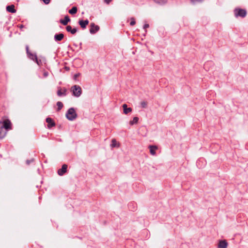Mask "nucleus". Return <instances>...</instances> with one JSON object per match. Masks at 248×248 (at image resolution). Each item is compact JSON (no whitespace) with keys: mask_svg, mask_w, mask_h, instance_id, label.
Wrapping results in <instances>:
<instances>
[{"mask_svg":"<svg viewBox=\"0 0 248 248\" xmlns=\"http://www.w3.org/2000/svg\"><path fill=\"white\" fill-rule=\"evenodd\" d=\"M140 106L142 108H146L147 107V102L146 101H142L140 102Z\"/></svg>","mask_w":248,"mask_h":248,"instance_id":"b1692460","label":"nucleus"},{"mask_svg":"<svg viewBox=\"0 0 248 248\" xmlns=\"http://www.w3.org/2000/svg\"><path fill=\"white\" fill-rule=\"evenodd\" d=\"M37 63L38 64V65L39 66H40V63L37 62Z\"/></svg>","mask_w":248,"mask_h":248,"instance_id":"2f4dec72","label":"nucleus"},{"mask_svg":"<svg viewBox=\"0 0 248 248\" xmlns=\"http://www.w3.org/2000/svg\"><path fill=\"white\" fill-rule=\"evenodd\" d=\"M149 25L148 24H145L143 26V29H146V28H149Z\"/></svg>","mask_w":248,"mask_h":248,"instance_id":"cd10ccee","label":"nucleus"},{"mask_svg":"<svg viewBox=\"0 0 248 248\" xmlns=\"http://www.w3.org/2000/svg\"><path fill=\"white\" fill-rule=\"evenodd\" d=\"M78 11V9L77 7L74 6L71 9L69 10V13L71 15H74L77 13Z\"/></svg>","mask_w":248,"mask_h":248,"instance_id":"6ab92c4d","label":"nucleus"},{"mask_svg":"<svg viewBox=\"0 0 248 248\" xmlns=\"http://www.w3.org/2000/svg\"><path fill=\"white\" fill-rule=\"evenodd\" d=\"M123 108L124 109V113L125 114H127L128 113L132 111V108H127V106L126 104H124L123 105Z\"/></svg>","mask_w":248,"mask_h":248,"instance_id":"4468645a","label":"nucleus"},{"mask_svg":"<svg viewBox=\"0 0 248 248\" xmlns=\"http://www.w3.org/2000/svg\"><path fill=\"white\" fill-rule=\"evenodd\" d=\"M234 13L236 17H244L247 15V11L245 9L236 8L234 10Z\"/></svg>","mask_w":248,"mask_h":248,"instance_id":"20e7f679","label":"nucleus"},{"mask_svg":"<svg viewBox=\"0 0 248 248\" xmlns=\"http://www.w3.org/2000/svg\"><path fill=\"white\" fill-rule=\"evenodd\" d=\"M26 50L27 54L28 57L31 60L34 61L35 62H41L42 61H46L45 57H41V58H38L36 54L35 53H32L29 50V47L28 45L26 46Z\"/></svg>","mask_w":248,"mask_h":248,"instance_id":"f257e3e1","label":"nucleus"},{"mask_svg":"<svg viewBox=\"0 0 248 248\" xmlns=\"http://www.w3.org/2000/svg\"><path fill=\"white\" fill-rule=\"evenodd\" d=\"M66 89H64L62 92L61 89H60L57 91V95L59 96H65L66 95Z\"/></svg>","mask_w":248,"mask_h":248,"instance_id":"a211bd4d","label":"nucleus"},{"mask_svg":"<svg viewBox=\"0 0 248 248\" xmlns=\"http://www.w3.org/2000/svg\"><path fill=\"white\" fill-rule=\"evenodd\" d=\"M64 37V35L63 33H59V34H56L54 35V39L56 41H60Z\"/></svg>","mask_w":248,"mask_h":248,"instance_id":"ddd939ff","label":"nucleus"},{"mask_svg":"<svg viewBox=\"0 0 248 248\" xmlns=\"http://www.w3.org/2000/svg\"><path fill=\"white\" fill-rule=\"evenodd\" d=\"M57 106L58 107L57 111H60L63 107V104L60 101L57 103Z\"/></svg>","mask_w":248,"mask_h":248,"instance_id":"4be33fe9","label":"nucleus"},{"mask_svg":"<svg viewBox=\"0 0 248 248\" xmlns=\"http://www.w3.org/2000/svg\"><path fill=\"white\" fill-rule=\"evenodd\" d=\"M138 121H139V118L137 117H134L132 121H130V122H129V124L131 125L134 124H136L137 123H138Z\"/></svg>","mask_w":248,"mask_h":248,"instance_id":"412c9836","label":"nucleus"},{"mask_svg":"<svg viewBox=\"0 0 248 248\" xmlns=\"http://www.w3.org/2000/svg\"><path fill=\"white\" fill-rule=\"evenodd\" d=\"M130 20H131V22L130 23V26H134V25H135L136 24V21H135V19L134 17H131L130 18Z\"/></svg>","mask_w":248,"mask_h":248,"instance_id":"a878e982","label":"nucleus"},{"mask_svg":"<svg viewBox=\"0 0 248 248\" xmlns=\"http://www.w3.org/2000/svg\"><path fill=\"white\" fill-rule=\"evenodd\" d=\"M90 26V32L91 34H94L99 30V27L98 25H95L94 23H91Z\"/></svg>","mask_w":248,"mask_h":248,"instance_id":"423d86ee","label":"nucleus"},{"mask_svg":"<svg viewBox=\"0 0 248 248\" xmlns=\"http://www.w3.org/2000/svg\"><path fill=\"white\" fill-rule=\"evenodd\" d=\"M70 21V19L68 16H66L64 17V19H61L60 22L63 25H66Z\"/></svg>","mask_w":248,"mask_h":248,"instance_id":"f8f14e48","label":"nucleus"},{"mask_svg":"<svg viewBox=\"0 0 248 248\" xmlns=\"http://www.w3.org/2000/svg\"><path fill=\"white\" fill-rule=\"evenodd\" d=\"M7 130L3 128L1 126H0V139H3L5 137L7 134Z\"/></svg>","mask_w":248,"mask_h":248,"instance_id":"9d476101","label":"nucleus"},{"mask_svg":"<svg viewBox=\"0 0 248 248\" xmlns=\"http://www.w3.org/2000/svg\"><path fill=\"white\" fill-rule=\"evenodd\" d=\"M150 149V152L152 155H155L156 154L155 150L157 149V147L156 146L150 145L149 146Z\"/></svg>","mask_w":248,"mask_h":248,"instance_id":"dca6fc26","label":"nucleus"},{"mask_svg":"<svg viewBox=\"0 0 248 248\" xmlns=\"http://www.w3.org/2000/svg\"><path fill=\"white\" fill-rule=\"evenodd\" d=\"M66 117L70 121H73L77 117V114L73 108L68 109L66 113Z\"/></svg>","mask_w":248,"mask_h":248,"instance_id":"f03ea898","label":"nucleus"},{"mask_svg":"<svg viewBox=\"0 0 248 248\" xmlns=\"http://www.w3.org/2000/svg\"><path fill=\"white\" fill-rule=\"evenodd\" d=\"M2 124L3 125L1 126L7 131L12 129V124L9 120H5L3 121Z\"/></svg>","mask_w":248,"mask_h":248,"instance_id":"39448f33","label":"nucleus"},{"mask_svg":"<svg viewBox=\"0 0 248 248\" xmlns=\"http://www.w3.org/2000/svg\"><path fill=\"white\" fill-rule=\"evenodd\" d=\"M66 30L68 32H70L72 34H74L77 31L76 28L72 29L71 26H67L66 27Z\"/></svg>","mask_w":248,"mask_h":248,"instance_id":"2eb2a0df","label":"nucleus"},{"mask_svg":"<svg viewBox=\"0 0 248 248\" xmlns=\"http://www.w3.org/2000/svg\"><path fill=\"white\" fill-rule=\"evenodd\" d=\"M44 77H46L48 76V73H47V72H45V73H44Z\"/></svg>","mask_w":248,"mask_h":248,"instance_id":"7c9ffc66","label":"nucleus"},{"mask_svg":"<svg viewBox=\"0 0 248 248\" xmlns=\"http://www.w3.org/2000/svg\"><path fill=\"white\" fill-rule=\"evenodd\" d=\"M46 122L48 124L47 127L48 128H50L54 126L55 125V123L53 120V119L49 117H48L46 119Z\"/></svg>","mask_w":248,"mask_h":248,"instance_id":"6e6552de","label":"nucleus"},{"mask_svg":"<svg viewBox=\"0 0 248 248\" xmlns=\"http://www.w3.org/2000/svg\"><path fill=\"white\" fill-rule=\"evenodd\" d=\"M6 10L8 12L12 13H15L16 12V10L15 9V6L14 5L7 6L6 7Z\"/></svg>","mask_w":248,"mask_h":248,"instance_id":"f3484780","label":"nucleus"},{"mask_svg":"<svg viewBox=\"0 0 248 248\" xmlns=\"http://www.w3.org/2000/svg\"><path fill=\"white\" fill-rule=\"evenodd\" d=\"M155 2L160 4H163L167 2V0H153Z\"/></svg>","mask_w":248,"mask_h":248,"instance_id":"5701e85b","label":"nucleus"},{"mask_svg":"<svg viewBox=\"0 0 248 248\" xmlns=\"http://www.w3.org/2000/svg\"><path fill=\"white\" fill-rule=\"evenodd\" d=\"M191 3L195 4L198 3L202 2L203 0H190Z\"/></svg>","mask_w":248,"mask_h":248,"instance_id":"393cba45","label":"nucleus"},{"mask_svg":"<svg viewBox=\"0 0 248 248\" xmlns=\"http://www.w3.org/2000/svg\"><path fill=\"white\" fill-rule=\"evenodd\" d=\"M111 0H105L104 1L106 3L109 4Z\"/></svg>","mask_w":248,"mask_h":248,"instance_id":"c756f323","label":"nucleus"},{"mask_svg":"<svg viewBox=\"0 0 248 248\" xmlns=\"http://www.w3.org/2000/svg\"><path fill=\"white\" fill-rule=\"evenodd\" d=\"M89 20L87 19L85 20H80L78 22V23L82 29H85L86 28L87 25L89 24Z\"/></svg>","mask_w":248,"mask_h":248,"instance_id":"1a4fd4ad","label":"nucleus"},{"mask_svg":"<svg viewBox=\"0 0 248 248\" xmlns=\"http://www.w3.org/2000/svg\"><path fill=\"white\" fill-rule=\"evenodd\" d=\"M145 33L147 32V31L146 30L145 31Z\"/></svg>","mask_w":248,"mask_h":248,"instance_id":"72a5a7b5","label":"nucleus"},{"mask_svg":"<svg viewBox=\"0 0 248 248\" xmlns=\"http://www.w3.org/2000/svg\"><path fill=\"white\" fill-rule=\"evenodd\" d=\"M79 76V74H76L74 76V79H77V78Z\"/></svg>","mask_w":248,"mask_h":248,"instance_id":"c85d7f7f","label":"nucleus"},{"mask_svg":"<svg viewBox=\"0 0 248 248\" xmlns=\"http://www.w3.org/2000/svg\"><path fill=\"white\" fill-rule=\"evenodd\" d=\"M67 165L63 164L61 169L58 170V174L60 176H62L67 171Z\"/></svg>","mask_w":248,"mask_h":248,"instance_id":"0eeeda50","label":"nucleus"},{"mask_svg":"<svg viewBox=\"0 0 248 248\" xmlns=\"http://www.w3.org/2000/svg\"><path fill=\"white\" fill-rule=\"evenodd\" d=\"M227 246H228V243L226 242V241L221 240V241H219V242L218 243V248H227Z\"/></svg>","mask_w":248,"mask_h":248,"instance_id":"9b49d317","label":"nucleus"},{"mask_svg":"<svg viewBox=\"0 0 248 248\" xmlns=\"http://www.w3.org/2000/svg\"><path fill=\"white\" fill-rule=\"evenodd\" d=\"M73 94L74 96L78 97H79L82 93V90L81 87L79 85H74L71 88Z\"/></svg>","mask_w":248,"mask_h":248,"instance_id":"7ed1b4c3","label":"nucleus"},{"mask_svg":"<svg viewBox=\"0 0 248 248\" xmlns=\"http://www.w3.org/2000/svg\"><path fill=\"white\" fill-rule=\"evenodd\" d=\"M65 68H66L67 70H68V69H69V68H67V67H65Z\"/></svg>","mask_w":248,"mask_h":248,"instance_id":"473e14b6","label":"nucleus"},{"mask_svg":"<svg viewBox=\"0 0 248 248\" xmlns=\"http://www.w3.org/2000/svg\"><path fill=\"white\" fill-rule=\"evenodd\" d=\"M34 161V159L32 158L30 160H26V164L29 165H30L31 162H33Z\"/></svg>","mask_w":248,"mask_h":248,"instance_id":"bb28decb","label":"nucleus"},{"mask_svg":"<svg viewBox=\"0 0 248 248\" xmlns=\"http://www.w3.org/2000/svg\"><path fill=\"white\" fill-rule=\"evenodd\" d=\"M111 146L112 147H119V144L117 143L115 139H112L111 140Z\"/></svg>","mask_w":248,"mask_h":248,"instance_id":"aec40b11","label":"nucleus"}]
</instances>
